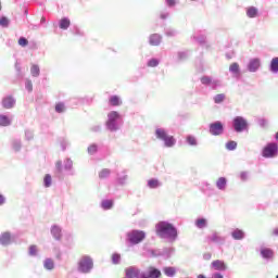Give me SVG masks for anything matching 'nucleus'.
<instances>
[{
  "label": "nucleus",
  "instance_id": "nucleus-18",
  "mask_svg": "<svg viewBox=\"0 0 278 278\" xmlns=\"http://www.w3.org/2000/svg\"><path fill=\"white\" fill-rule=\"evenodd\" d=\"M160 42H162V37H160V35L154 34L150 36V45H152V47H157Z\"/></svg>",
  "mask_w": 278,
  "mask_h": 278
},
{
  "label": "nucleus",
  "instance_id": "nucleus-9",
  "mask_svg": "<svg viewBox=\"0 0 278 278\" xmlns=\"http://www.w3.org/2000/svg\"><path fill=\"white\" fill-rule=\"evenodd\" d=\"M162 277V271L160 269L150 266L148 267V273L147 274H141L139 278H160Z\"/></svg>",
  "mask_w": 278,
  "mask_h": 278
},
{
  "label": "nucleus",
  "instance_id": "nucleus-58",
  "mask_svg": "<svg viewBox=\"0 0 278 278\" xmlns=\"http://www.w3.org/2000/svg\"><path fill=\"white\" fill-rule=\"evenodd\" d=\"M263 122H264V123H266V121H265V119H263Z\"/></svg>",
  "mask_w": 278,
  "mask_h": 278
},
{
  "label": "nucleus",
  "instance_id": "nucleus-30",
  "mask_svg": "<svg viewBox=\"0 0 278 278\" xmlns=\"http://www.w3.org/2000/svg\"><path fill=\"white\" fill-rule=\"evenodd\" d=\"M195 225L199 229H203V227L207 225V220L205 218H199L197 219Z\"/></svg>",
  "mask_w": 278,
  "mask_h": 278
},
{
  "label": "nucleus",
  "instance_id": "nucleus-44",
  "mask_svg": "<svg viewBox=\"0 0 278 278\" xmlns=\"http://www.w3.org/2000/svg\"><path fill=\"white\" fill-rule=\"evenodd\" d=\"M38 254V247L30 245L29 247V255H37Z\"/></svg>",
  "mask_w": 278,
  "mask_h": 278
},
{
  "label": "nucleus",
  "instance_id": "nucleus-28",
  "mask_svg": "<svg viewBox=\"0 0 278 278\" xmlns=\"http://www.w3.org/2000/svg\"><path fill=\"white\" fill-rule=\"evenodd\" d=\"M237 147H238V142H236V141H228L226 143V149L228 151H236Z\"/></svg>",
  "mask_w": 278,
  "mask_h": 278
},
{
  "label": "nucleus",
  "instance_id": "nucleus-49",
  "mask_svg": "<svg viewBox=\"0 0 278 278\" xmlns=\"http://www.w3.org/2000/svg\"><path fill=\"white\" fill-rule=\"evenodd\" d=\"M5 203V198L3 195H0V205H3Z\"/></svg>",
  "mask_w": 278,
  "mask_h": 278
},
{
  "label": "nucleus",
  "instance_id": "nucleus-19",
  "mask_svg": "<svg viewBox=\"0 0 278 278\" xmlns=\"http://www.w3.org/2000/svg\"><path fill=\"white\" fill-rule=\"evenodd\" d=\"M247 16L249 18H255V16H257V8L255 7H249L247 9Z\"/></svg>",
  "mask_w": 278,
  "mask_h": 278
},
{
  "label": "nucleus",
  "instance_id": "nucleus-37",
  "mask_svg": "<svg viewBox=\"0 0 278 278\" xmlns=\"http://www.w3.org/2000/svg\"><path fill=\"white\" fill-rule=\"evenodd\" d=\"M224 101H225V94H223V93H219V94L215 96V98H214L215 103H223Z\"/></svg>",
  "mask_w": 278,
  "mask_h": 278
},
{
  "label": "nucleus",
  "instance_id": "nucleus-3",
  "mask_svg": "<svg viewBox=\"0 0 278 278\" xmlns=\"http://www.w3.org/2000/svg\"><path fill=\"white\" fill-rule=\"evenodd\" d=\"M127 238L130 244H140V242L147 238V233L142 230H132L127 233Z\"/></svg>",
  "mask_w": 278,
  "mask_h": 278
},
{
  "label": "nucleus",
  "instance_id": "nucleus-52",
  "mask_svg": "<svg viewBox=\"0 0 278 278\" xmlns=\"http://www.w3.org/2000/svg\"><path fill=\"white\" fill-rule=\"evenodd\" d=\"M67 164H68V167H66V168H71L73 166V162H71V161H67Z\"/></svg>",
  "mask_w": 278,
  "mask_h": 278
},
{
  "label": "nucleus",
  "instance_id": "nucleus-8",
  "mask_svg": "<svg viewBox=\"0 0 278 278\" xmlns=\"http://www.w3.org/2000/svg\"><path fill=\"white\" fill-rule=\"evenodd\" d=\"M223 131H225V127L223 126V123L215 122L210 124V134H212V136H220Z\"/></svg>",
  "mask_w": 278,
  "mask_h": 278
},
{
  "label": "nucleus",
  "instance_id": "nucleus-16",
  "mask_svg": "<svg viewBox=\"0 0 278 278\" xmlns=\"http://www.w3.org/2000/svg\"><path fill=\"white\" fill-rule=\"evenodd\" d=\"M109 103L110 105H112L113 108H118V105H123V101L121 100V97L118 96H112L109 99Z\"/></svg>",
  "mask_w": 278,
  "mask_h": 278
},
{
  "label": "nucleus",
  "instance_id": "nucleus-42",
  "mask_svg": "<svg viewBox=\"0 0 278 278\" xmlns=\"http://www.w3.org/2000/svg\"><path fill=\"white\" fill-rule=\"evenodd\" d=\"M201 83L204 84L205 86H210V84H212V78L204 76L201 78Z\"/></svg>",
  "mask_w": 278,
  "mask_h": 278
},
{
  "label": "nucleus",
  "instance_id": "nucleus-29",
  "mask_svg": "<svg viewBox=\"0 0 278 278\" xmlns=\"http://www.w3.org/2000/svg\"><path fill=\"white\" fill-rule=\"evenodd\" d=\"M112 205H114V202L112 200H104L102 202L103 210H112Z\"/></svg>",
  "mask_w": 278,
  "mask_h": 278
},
{
  "label": "nucleus",
  "instance_id": "nucleus-15",
  "mask_svg": "<svg viewBox=\"0 0 278 278\" xmlns=\"http://www.w3.org/2000/svg\"><path fill=\"white\" fill-rule=\"evenodd\" d=\"M11 240H12V236L10 235V232H3L0 236V244H2L4 247L10 244Z\"/></svg>",
  "mask_w": 278,
  "mask_h": 278
},
{
  "label": "nucleus",
  "instance_id": "nucleus-39",
  "mask_svg": "<svg viewBox=\"0 0 278 278\" xmlns=\"http://www.w3.org/2000/svg\"><path fill=\"white\" fill-rule=\"evenodd\" d=\"M160 64V61H157V59H151L148 62V66H150L151 68H155V66H157Z\"/></svg>",
  "mask_w": 278,
  "mask_h": 278
},
{
  "label": "nucleus",
  "instance_id": "nucleus-50",
  "mask_svg": "<svg viewBox=\"0 0 278 278\" xmlns=\"http://www.w3.org/2000/svg\"><path fill=\"white\" fill-rule=\"evenodd\" d=\"M240 178L244 181L247 179V173H241Z\"/></svg>",
  "mask_w": 278,
  "mask_h": 278
},
{
  "label": "nucleus",
  "instance_id": "nucleus-20",
  "mask_svg": "<svg viewBox=\"0 0 278 278\" xmlns=\"http://www.w3.org/2000/svg\"><path fill=\"white\" fill-rule=\"evenodd\" d=\"M51 233L55 238V240H60V238H62V230L58 226L52 227Z\"/></svg>",
  "mask_w": 278,
  "mask_h": 278
},
{
  "label": "nucleus",
  "instance_id": "nucleus-27",
  "mask_svg": "<svg viewBox=\"0 0 278 278\" xmlns=\"http://www.w3.org/2000/svg\"><path fill=\"white\" fill-rule=\"evenodd\" d=\"M230 73H235V75H238L240 73V65L238 63H232L229 66Z\"/></svg>",
  "mask_w": 278,
  "mask_h": 278
},
{
  "label": "nucleus",
  "instance_id": "nucleus-23",
  "mask_svg": "<svg viewBox=\"0 0 278 278\" xmlns=\"http://www.w3.org/2000/svg\"><path fill=\"white\" fill-rule=\"evenodd\" d=\"M216 186L219 190H225V186H227V179L225 177H220L216 181Z\"/></svg>",
  "mask_w": 278,
  "mask_h": 278
},
{
  "label": "nucleus",
  "instance_id": "nucleus-36",
  "mask_svg": "<svg viewBox=\"0 0 278 278\" xmlns=\"http://www.w3.org/2000/svg\"><path fill=\"white\" fill-rule=\"evenodd\" d=\"M187 142L191 147H197V138H194V136H188L187 137Z\"/></svg>",
  "mask_w": 278,
  "mask_h": 278
},
{
  "label": "nucleus",
  "instance_id": "nucleus-46",
  "mask_svg": "<svg viewBox=\"0 0 278 278\" xmlns=\"http://www.w3.org/2000/svg\"><path fill=\"white\" fill-rule=\"evenodd\" d=\"M26 90H27L28 92H31V90H34V85L31 84V80H28V81L26 83Z\"/></svg>",
  "mask_w": 278,
  "mask_h": 278
},
{
  "label": "nucleus",
  "instance_id": "nucleus-22",
  "mask_svg": "<svg viewBox=\"0 0 278 278\" xmlns=\"http://www.w3.org/2000/svg\"><path fill=\"white\" fill-rule=\"evenodd\" d=\"M11 124L10 117L0 115V127H8Z\"/></svg>",
  "mask_w": 278,
  "mask_h": 278
},
{
  "label": "nucleus",
  "instance_id": "nucleus-6",
  "mask_svg": "<svg viewBox=\"0 0 278 278\" xmlns=\"http://www.w3.org/2000/svg\"><path fill=\"white\" fill-rule=\"evenodd\" d=\"M263 157H276L278 155L277 143H267L262 152Z\"/></svg>",
  "mask_w": 278,
  "mask_h": 278
},
{
  "label": "nucleus",
  "instance_id": "nucleus-25",
  "mask_svg": "<svg viewBox=\"0 0 278 278\" xmlns=\"http://www.w3.org/2000/svg\"><path fill=\"white\" fill-rule=\"evenodd\" d=\"M43 266L47 270H53V268H55V264L51 258L46 260Z\"/></svg>",
  "mask_w": 278,
  "mask_h": 278
},
{
  "label": "nucleus",
  "instance_id": "nucleus-56",
  "mask_svg": "<svg viewBox=\"0 0 278 278\" xmlns=\"http://www.w3.org/2000/svg\"><path fill=\"white\" fill-rule=\"evenodd\" d=\"M276 140H278V132L276 134Z\"/></svg>",
  "mask_w": 278,
  "mask_h": 278
},
{
  "label": "nucleus",
  "instance_id": "nucleus-5",
  "mask_svg": "<svg viewBox=\"0 0 278 278\" xmlns=\"http://www.w3.org/2000/svg\"><path fill=\"white\" fill-rule=\"evenodd\" d=\"M92 266H94L92 258L89 256H83L78 263V270H80V273H90V270H92Z\"/></svg>",
  "mask_w": 278,
  "mask_h": 278
},
{
  "label": "nucleus",
  "instance_id": "nucleus-47",
  "mask_svg": "<svg viewBox=\"0 0 278 278\" xmlns=\"http://www.w3.org/2000/svg\"><path fill=\"white\" fill-rule=\"evenodd\" d=\"M55 168H56L58 173H62V161H58L55 163Z\"/></svg>",
  "mask_w": 278,
  "mask_h": 278
},
{
  "label": "nucleus",
  "instance_id": "nucleus-12",
  "mask_svg": "<svg viewBox=\"0 0 278 278\" xmlns=\"http://www.w3.org/2000/svg\"><path fill=\"white\" fill-rule=\"evenodd\" d=\"M212 267L214 268V270H227V264H225L220 260L213 261Z\"/></svg>",
  "mask_w": 278,
  "mask_h": 278
},
{
  "label": "nucleus",
  "instance_id": "nucleus-34",
  "mask_svg": "<svg viewBox=\"0 0 278 278\" xmlns=\"http://www.w3.org/2000/svg\"><path fill=\"white\" fill-rule=\"evenodd\" d=\"M64 110H66V106H64V103L59 102L55 105V112H58L59 114H62V112H64Z\"/></svg>",
  "mask_w": 278,
  "mask_h": 278
},
{
  "label": "nucleus",
  "instance_id": "nucleus-17",
  "mask_svg": "<svg viewBox=\"0 0 278 278\" xmlns=\"http://www.w3.org/2000/svg\"><path fill=\"white\" fill-rule=\"evenodd\" d=\"M59 27L60 29H68L71 27V20L68 17L61 18Z\"/></svg>",
  "mask_w": 278,
  "mask_h": 278
},
{
  "label": "nucleus",
  "instance_id": "nucleus-48",
  "mask_svg": "<svg viewBox=\"0 0 278 278\" xmlns=\"http://www.w3.org/2000/svg\"><path fill=\"white\" fill-rule=\"evenodd\" d=\"M166 3L169 8H173V5H175V0H167Z\"/></svg>",
  "mask_w": 278,
  "mask_h": 278
},
{
  "label": "nucleus",
  "instance_id": "nucleus-31",
  "mask_svg": "<svg viewBox=\"0 0 278 278\" xmlns=\"http://www.w3.org/2000/svg\"><path fill=\"white\" fill-rule=\"evenodd\" d=\"M30 73L33 77H38V75H40V67H38V65H33L30 68Z\"/></svg>",
  "mask_w": 278,
  "mask_h": 278
},
{
  "label": "nucleus",
  "instance_id": "nucleus-55",
  "mask_svg": "<svg viewBox=\"0 0 278 278\" xmlns=\"http://www.w3.org/2000/svg\"><path fill=\"white\" fill-rule=\"evenodd\" d=\"M198 278H205L203 275H199Z\"/></svg>",
  "mask_w": 278,
  "mask_h": 278
},
{
  "label": "nucleus",
  "instance_id": "nucleus-41",
  "mask_svg": "<svg viewBox=\"0 0 278 278\" xmlns=\"http://www.w3.org/2000/svg\"><path fill=\"white\" fill-rule=\"evenodd\" d=\"M18 45L20 47H27V45H29V41L25 37H21L18 39Z\"/></svg>",
  "mask_w": 278,
  "mask_h": 278
},
{
  "label": "nucleus",
  "instance_id": "nucleus-43",
  "mask_svg": "<svg viewBox=\"0 0 278 278\" xmlns=\"http://www.w3.org/2000/svg\"><path fill=\"white\" fill-rule=\"evenodd\" d=\"M97 151H98L97 144L89 146L88 153H90V155H93V153H97Z\"/></svg>",
  "mask_w": 278,
  "mask_h": 278
},
{
  "label": "nucleus",
  "instance_id": "nucleus-59",
  "mask_svg": "<svg viewBox=\"0 0 278 278\" xmlns=\"http://www.w3.org/2000/svg\"><path fill=\"white\" fill-rule=\"evenodd\" d=\"M276 278H278V275L276 276Z\"/></svg>",
  "mask_w": 278,
  "mask_h": 278
},
{
  "label": "nucleus",
  "instance_id": "nucleus-51",
  "mask_svg": "<svg viewBox=\"0 0 278 278\" xmlns=\"http://www.w3.org/2000/svg\"><path fill=\"white\" fill-rule=\"evenodd\" d=\"M212 278H224L222 274H214Z\"/></svg>",
  "mask_w": 278,
  "mask_h": 278
},
{
  "label": "nucleus",
  "instance_id": "nucleus-1",
  "mask_svg": "<svg viewBox=\"0 0 278 278\" xmlns=\"http://www.w3.org/2000/svg\"><path fill=\"white\" fill-rule=\"evenodd\" d=\"M156 235L160 236V238H172V240H175L177 238V229L172 226V224L166 222H160L155 226Z\"/></svg>",
  "mask_w": 278,
  "mask_h": 278
},
{
  "label": "nucleus",
  "instance_id": "nucleus-14",
  "mask_svg": "<svg viewBox=\"0 0 278 278\" xmlns=\"http://www.w3.org/2000/svg\"><path fill=\"white\" fill-rule=\"evenodd\" d=\"M261 255L265 260H273V257L275 256V252H273V250H270L268 248H264L261 250Z\"/></svg>",
  "mask_w": 278,
  "mask_h": 278
},
{
  "label": "nucleus",
  "instance_id": "nucleus-13",
  "mask_svg": "<svg viewBox=\"0 0 278 278\" xmlns=\"http://www.w3.org/2000/svg\"><path fill=\"white\" fill-rule=\"evenodd\" d=\"M260 66H261L260 59H252L248 65V68L249 71H251V73H255V71H257Z\"/></svg>",
  "mask_w": 278,
  "mask_h": 278
},
{
  "label": "nucleus",
  "instance_id": "nucleus-26",
  "mask_svg": "<svg viewBox=\"0 0 278 278\" xmlns=\"http://www.w3.org/2000/svg\"><path fill=\"white\" fill-rule=\"evenodd\" d=\"M271 73H278V58H274L270 62Z\"/></svg>",
  "mask_w": 278,
  "mask_h": 278
},
{
  "label": "nucleus",
  "instance_id": "nucleus-2",
  "mask_svg": "<svg viewBox=\"0 0 278 278\" xmlns=\"http://www.w3.org/2000/svg\"><path fill=\"white\" fill-rule=\"evenodd\" d=\"M156 134V138H159V140H163L165 142V147H175V142H177L175 140V137L173 136H168V134H166V130L159 128L155 130Z\"/></svg>",
  "mask_w": 278,
  "mask_h": 278
},
{
  "label": "nucleus",
  "instance_id": "nucleus-53",
  "mask_svg": "<svg viewBox=\"0 0 278 278\" xmlns=\"http://www.w3.org/2000/svg\"><path fill=\"white\" fill-rule=\"evenodd\" d=\"M274 236H278V228L274 230Z\"/></svg>",
  "mask_w": 278,
  "mask_h": 278
},
{
  "label": "nucleus",
  "instance_id": "nucleus-57",
  "mask_svg": "<svg viewBox=\"0 0 278 278\" xmlns=\"http://www.w3.org/2000/svg\"><path fill=\"white\" fill-rule=\"evenodd\" d=\"M0 11H1V3H0Z\"/></svg>",
  "mask_w": 278,
  "mask_h": 278
},
{
  "label": "nucleus",
  "instance_id": "nucleus-54",
  "mask_svg": "<svg viewBox=\"0 0 278 278\" xmlns=\"http://www.w3.org/2000/svg\"><path fill=\"white\" fill-rule=\"evenodd\" d=\"M46 18L45 17H41V23H46Z\"/></svg>",
  "mask_w": 278,
  "mask_h": 278
},
{
  "label": "nucleus",
  "instance_id": "nucleus-24",
  "mask_svg": "<svg viewBox=\"0 0 278 278\" xmlns=\"http://www.w3.org/2000/svg\"><path fill=\"white\" fill-rule=\"evenodd\" d=\"M163 273H165L167 277H175V274L177 273V270L175 269V267H165L163 269Z\"/></svg>",
  "mask_w": 278,
  "mask_h": 278
},
{
  "label": "nucleus",
  "instance_id": "nucleus-32",
  "mask_svg": "<svg viewBox=\"0 0 278 278\" xmlns=\"http://www.w3.org/2000/svg\"><path fill=\"white\" fill-rule=\"evenodd\" d=\"M110 169L109 168H104L99 173V177L100 179H108V176L110 175Z\"/></svg>",
  "mask_w": 278,
  "mask_h": 278
},
{
  "label": "nucleus",
  "instance_id": "nucleus-38",
  "mask_svg": "<svg viewBox=\"0 0 278 278\" xmlns=\"http://www.w3.org/2000/svg\"><path fill=\"white\" fill-rule=\"evenodd\" d=\"M208 240L211 242H218L220 240V237L218 236V233L216 232H213L210 237H208Z\"/></svg>",
  "mask_w": 278,
  "mask_h": 278
},
{
  "label": "nucleus",
  "instance_id": "nucleus-40",
  "mask_svg": "<svg viewBox=\"0 0 278 278\" xmlns=\"http://www.w3.org/2000/svg\"><path fill=\"white\" fill-rule=\"evenodd\" d=\"M112 263H113V264H119V263H121V254L114 253V254L112 255Z\"/></svg>",
  "mask_w": 278,
  "mask_h": 278
},
{
  "label": "nucleus",
  "instance_id": "nucleus-11",
  "mask_svg": "<svg viewBox=\"0 0 278 278\" xmlns=\"http://www.w3.org/2000/svg\"><path fill=\"white\" fill-rule=\"evenodd\" d=\"M14 103H16V101L14 98H12V96H9L2 100V105L5 110H12V108H14Z\"/></svg>",
  "mask_w": 278,
  "mask_h": 278
},
{
  "label": "nucleus",
  "instance_id": "nucleus-35",
  "mask_svg": "<svg viewBox=\"0 0 278 278\" xmlns=\"http://www.w3.org/2000/svg\"><path fill=\"white\" fill-rule=\"evenodd\" d=\"M51 181H52L51 175L47 174V175L45 176V178H43L45 187H46V188H50Z\"/></svg>",
  "mask_w": 278,
  "mask_h": 278
},
{
  "label": "nucleus",
  "instance_id": "nucleus-33",
  "mask_svg": "<svg viewBox=\"0 0 278 278\" xmlns=\"http://www.w3.org/2000/svg\"><path fill=\"white\" fill-rule=\"evenodd\" d=\"M149 188H159L160 181L157 179H150L148 181Z\"/></svg>",
  "mask_w": 278,
  "mask_h": 278
},
{
  "label": "nucleus",
  "instance_id": "nucleus-7",
  "mask_svg": "<svg viewBox=\"0 0 278 278\" xmlns=\"http://www.w3.org/2000/svg\"><path fill=\"white\" fill-rule=\"evenodd\" d=\"M233 127H235V131L240 134L241 131H244L245 129H248L249 123H247V119H244V117L237 116L233 119Z\"/></svg>",
  "mask_w": 278,
  "mask_h": 278
},
{
  "label": "nucleus",
  "instance_id": "nucleus-45",
  "mask_svg": "<svg viewBox=\"0 0 278 278\" xmlns=\"http://www.w3.org/2000/svg\"><path fill=\"white\" fill-rule=\"evenodd\" d=\"M0 25H1L2 27H8V25H10V21L7 20V17H1V18H0Z\"/></svg>",
  "mask_w": 278,
  "mask_h": 278
},
{
  "label": "nucleus",
  "instance_id": "nucleus-21",
  "mask_svg": "<svg viewBox=\"0 0 278 278\" xmlns=\"http://www.w3.org/2000/svg\"><path fill=\"white\" fill-rule=\"evenodd\" d=\"M231 236L235 240H242L244 238V231L236 229L231 232Z\"/></svg>",
  "mask_w": 278,
  "mask_h": 278
},
{
  "label": "nucleus",
  "instance_id": "nucleus-10",
  "mask_svg": "<svg viewBox=\"0 0 278 278\" xmlns=\"http://www.w3.org/2000/svg\"><path fill=\"white\" fill-rule=\"evenodd\" d=\"M141 274L142 273L140 271V269L134 266H130L125 269V275L127 278H140Z\"/></svg>",
  "mask_w": 278,
  "mask_h": 278
},
{
  "label": "nucleus",
  "instance_id": "nucleus-4",
  "mask_svg": "<svg viewBox=\"0 0 278 278\" xmlns=\"http://www.w3.org/2000/svg\"><path fill=\"white\" fill-rule=\"evenodd\" d=\"M118 118H121V114L116 111H112L108 114L106 127L110 131H116V129H118V126H116Z\"/></svg>",
  "mask_w": 278,
  "mask_h": 278
}]
</instances>
